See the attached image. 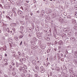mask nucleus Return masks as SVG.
<instances>
[{"mask_svg":"<svg viewBox=\"0 0 77 77\" xmlns=\"http://www.w3.org/2000/svg\"><path fill=\"white\" fill-rule=\"evenodd\" d=\"M24 34H22V35H20L19 37V38L20 39H21V38H22L24 36Z\"/></svg>","mask_w":77,"mask_h":77,"instance_id":"nucleus-14","label":"nucleus"},{"mask_svg":"<svg viewBox=\"0 0 77 77\" xmlns=\"http://www.w3.org/2000/svg\"><path fill=\"white\" fill-rule=\"evenodd\" d=\"M56 58H57L56 57H54V60H56Z\"/></svg>","mask_w":77,"mask_h":77,"instance_id":"nucleus-61","label":"nucleus"},{"mask_svg":"<svg viewBox=\"0 0 77 77\" xmlns=\"http://www.w3.org/2000/svg\"><path fill=\"white\" fill-rule=\"evenodd\" d=\"M73 76H74V77H77V75H76L75 74H73Z\"/></svg>","mask_w":77,"mask_h":77,"instance_id":"nucleus-53","label":"nucleus"},{"mask_svg":"<svg viewBox=\"0 0 77 77\" xmlns=\"http://www.w3.org/2000/svg\"><path fill=\"white\" fill-rule=\"evenodd\" d=\"M4 65L5 66H7V65H8V63L7 62H5Z\"/></svg>","mask_w":77,"mask_h":77,"instance_id":"nucleus-29","label":"nucleus"},{"mask_svg":"<svg viewBox=\"0 0 77 77\" xmlns=\"http://www.w3.org/2000/svg\"><path fill=\"white\" fill-rule=\"evenodd\" d=\"M13 25H14V26H15V27L17 26V25L16 24V23H13Z\"/></svg>","mask_w":77,"mask_h":77,"instance_id":"nucleus-47","label":"nucleus"},{"mask_svg":"<svg viewBox=\"0 0 77 77\" xmlns=\"http://www.w3.org/2000/svg\"><path fill=\"white\" fill-rule=\"evenodd\" d=\"M37 38H38L39 39H42V36H41V35L38 34L37 35Z\"/></svg>","mask_w":77,"mask_h":77,"instance_id":"nucleus-7","label":"nucleus"},{"mask_svg":"<svg viewBox=\"0 0 77 77\" xmlns=\"http://www.w3.org/2000/svg\"><path fill=\"white\" fill-rule=\"evenodd\" d=\"M56 14L53 13L52 14V16L54 18H55V17H56Z\"/></svg>","mask_w":77,"mask_h":77,"instance_id":"nucleus-17","label":"nucleus"},{"mask_svg":"<svg viewBox=\"0 0 77 77\" xmlns=\"http://www.w3.org/2000/svg\"><path fill=\"white\" fill-rule=\"evenodd\" d=\"M55 32H56V34L57 35H58L59 36L60 35L59 34H57V30H55Z\"/></svg>","mask_w":77,"mask_h":77,"instance_id":"nucleus-52","label":"nucleus"},{"mask_svg":"<svg viewBox=\"0 0 77 77\" xmlns=\"http://www.w3.org/2000/svg\"><path fill=\"white\" fill-rule=\"evenodd\" d=\"M22 56L23 57H24V53H23L22 54Z\"/></svg>","mask_w":77,"mask_h":77,"instance_id":"nucleus-57","label":"nucleus"},{"mask_svg":"<svg viewBox=\"0 0 77 77\" xmlns=\"http://www.w3.org/2000/svg\"><path fill=\"white\" fill-rule=\"evenodd\" d=\"M23 60H24V59H20V61L21 62H22Z\"/></svg>","mask_w":77,"mask_h":77,"instance_id":"nucleus-31","label":"nucleus"},{"mask_svg":"<svg viewBox=\"0 0 77 77\" xmlns=\"http://www.w3.org/2000/svg\"><path fill=\"white\" fill-rule=\"evenodd\" d=\"M35 68L36 69H37V71H39V67H38V66H35Z\"/></svg>","mask_w":77,"mask_h":77,"instance_id":"nucleus-11","label":"nucleus"},{"mask_svg":"<svg viewBox=\"0 0 77 77\" xmlns=\"http://www.w3.org/2000/svg\"><path fill=\"white\" fill-rule=\"evenodd\" d=\"M9 67L10 68H11V69H12V66L11 65H10L9 66Z\"/></svg>","mask_w":77,"mask_h":77,"instance_id":"nucleus-55","label":"nucleus"},{"mask_svg":"<svg viewBox=\"0 0 77 77\" xmlns=\"http://www.w3.org/2000/svg\"><path fill=\"white\" fill-rule=\"evenodd\" d=\"M20 22L22 24H24V22H23V21H22L21 20H20Z\"/></svg>","mask_w":77,"mask_h":77,"instance_id":"nucleus-23","label":"nucleus"},{"mask_svg":"<svg viewBox=\"0 0 77 77\" xmlns=\"http://www.w3.org/2000/svg\"><path fill=\"white\" fill-rule=\"evenodd\" d=\"M58 44H59L60 45H63V42L61 41H60L58 42Z\"/></svg>","mask_w":77,"mask_h":77,"instance_id":"nucleus-12","label":"nucleus"},{"mask_svg":"<svg viewBox=\"0 0 77 77\" xmlns=\"http://www.w3.org/2000/svg\"><path fill=\"white\" fill-rule=\"evenodd\" d=\"M16 65L17 67H18L19 65H18V63H16Z\"/></svg>","mask_w":77,"mask_h":77,"instance_id":"nucleus-39","label":"nucleus"},{"mask_svg":"<svg viewBox=\"0 0 77 77\" xmlns=\"http://www.w3.org/2000/svg\"><path fill=\"white\" fill-rule=\"evenodd\" d=\"M13 56L14 57H15V53H14L13 54Z\"/></svg>","mask_w":77,"mask_h":77,"instance_id":"nucleus-38","label":"nucleus"},{"mask_svg":"<svg viewBox=\"0 0 77 77\" xmlns=\"http://www.w3.org/2000/svg\"><path fill=\"white\" fill-rule=\"evenodd\" d=\"M21 12H22V11H17V14H18L19 15H20H20H21Z\"/></svg>","mask_w":77,"mask_h":77,"instance_id":"nucleus-15","label":"nucleus"},{"mask_svg":"<svg viewBox=\"0 0 77 77\" xmlns=\"http://www.w3.org/2000/svg\"><path fill=\"white\" fill-rule=\"evenodd\" d=\"M11 64L13 65V66H14V65H15V63H13V62H12L11 63Z\"/></svg>","mask_w":77,"mask_h":77,"instance_id":"nucleus-45","label":"nucleus"},{"mask_svg":"<svg viewBox=\"0 0 77 77\" xmlns=\"http://www.w3.org/2000/svg\"><path fill=\"white\" fill-rule=\"evenodd\" d=\"M56 69L57 71H60V68H59L56 67Z\"/></svg>","mask_w":77,"mask_h":77,"instance_id":"nucleus-25","label":"nucleus"},{"mask_svg":"<svg viewBox=\"0 0 77 77\" xmlns=\"http://www.w3.org/2000/svg\"><path fill=\"white\" fill-rule=\"evenodd\" d=\"M12 74H13V76H15V75H16V73L15 72H13L12 73Z\"/></svg>","mask_w":77,"mask_h":77,"instance_id":"nucleus-28","label":"nucleus"},{"mask_svg":"<svg viewBox=\"0 0 77 77\" xmlns=\"http://www.w3.org/2000/svg\"><path fill=\"white\" fill-rule=\"evenodd\" d=\"M12 30H13V31H15V28H12Z\"/></svg>","mask_w":77,"mask_h":77,"instance_id":"nucleus-48","label":"nucleus"},{"mask_svg":"<svg viewBox=\"0 0 77 77\" xmlns=\"http://www.w3.org/2000/svg\"><path fill=\"white\" fill-rule=\"evenodd\" d=\"M75 54L76 56H77V52H75Z\"/></svg>","mask_w":77,"mask_h":77,"instance_id":"nucleus-43","label":"nucleus"},{"mask_svg":"<svg viewBox=\"0 0 77 77\" xmlns=\"http://www.w3.org/2000/svg\"><path fill=\"white\" fill-rule=\"evenodd\" d=\"M51 51V48H49L47 50V52L48 53H50V51Z\"/></svg>","mask_w":77,"mask_h":77,"instance_id":"nucleus-19","label":"nucleus"},{"mask_svg":"<svg viewBox=\"0 0 77 77\" xmlns=\"http://www.w3.org/2000/svg\"><path fill=\"white\" fill-rule=\"evenodd\" d=\"M45 35L46 36H50L51 35V33L48 32Z\"/></svg>","mask_w":77,"mask_h":77,"instance_id":"nucleus-4","label":"nucleus"},{"mask_svg":"<svg viewBox=\"0 0 77 77\" xmlns=\"http://www.w3.org/2000/svg\"><path fill=\"white\" fill-rule=\"evenodd\" d=\"M29 31L30 32H32V31H33V29L32 28H29L28 29Z\"/></svg>","mask_w":77,"mask_h":77,"instance_id":"nucleus-21","label":"nucleus"},{"mask_svg":"<svg viewBox=\"0 0 77 77\" xmlns=\"http://www.w3.org/2000/svg\"><path fill=\"white\" fill-rule=\"evenodd\" d=\"M23 72H24V73H26V72H27V70H26L25 69H23Z\"/></svg>","mask_w":77,"mask_h":77,"instance_id":"nucleus-18","label":"nucleus"},{"mask_svg":"<svg viewBox=\"0 0 77 77\" xmlns=\"http://www.w3.org/2000/svg\"><path fill=\"white\" fill-rule=\"evenodd\" d=\"M23 29H24V27L23 26H20V29L21 30H23Z\"/></svg>","mask_w":77,"mask_h":77,"instance_id":"nucleus-26","label":"nucleus"},{"mask_svg":"<svg viewBox=\"0 0 77 77\" xmlns=\"http://www.w3.org/2000/svg\"><path fill=\"white\" fill-rule=\"evenodd\" d=\"M5 62H8V60L7 59H5Z\"/></svg>","mask_w":77,"mask_h":77,"instance_id":"nucleus-35","label":"nucleus"},{"mask_svg":"<svg viewBox=\"0 0 77 77\" xmlns=\"http://www.w3.org/2000/svg\"><path fill=\"white\" fill-rule=\"evenodd\" d=\"M61 48H62V46H59L58 49L59 50H60Z\"/></svg>","mask_w":77,"mask_h":77,"instance_id":"nucleus-46","label":"nucleus"},{"mask_svg":"<svg viewBox=\"0 0 77 77\" xmlns=\"http://www.w3.org/2000/svg\"><path fill=\"white\" fill-rule=\"evenodd\" d=\"M68 30V29L67 28H66L65 29H64V31H65L66 32H67Z\"/></svg>","mask_w":77,"mask_h":77,"instance_id":"nucleus-27","label":"nucleus"},{"mask_svg":"<svg viewBox=\"0 0 77 77\" xmlns=\"http://www.w3.org/2000/svg\"><path fill=\"white\" fill-rule=\"evenodd\" d=\"M50 76H51H51H52V72H50Z\"/></svg>","mask_w":77,"mask_h":77,"instance_id":"nucleus-34","label":"nucleus"},{"mask_svg":"<svg viewBox=\"0 0 77 77\" xmlns=\"http://www.w3.org/2000/svg\"><path fill=\"white\" fill-rule=\"evenodd\" d=\"M61 36L63 38V37H66V34L63 33L62 34H61Z\"/></svg>","mask_w":77,"mask_h":77,"instance_id":"nucleus-9","label":"nucleus"},{"mask_svg":"<svg viewBox=\"0 0 77 77\" xmlns=\"http://www.w3.org/2000/svg\"><path fill=\"white\" fill-rule=\"evenodd\" d=\"M32 63H35L36 62H35V60H34L32 61Z\"/></svg>","mask_w":77,"mask_h":77,"instance_id":"nucleus-33","label":"nucleus"},{"mask_svg":"<svg viewBox=\"0 0 77 77\" xmlns=\"http://www.w3.org/2000/svg\"><path fill=\"white\" fill-rule=\"evenodd\" d=\"M75 35H77V32H76L75 33Z\"/></svg>","mask_w":77,"mask_h":77,"instance_id":"nucleus-64","label":"nucleus"},{"mask_svg":"<svg viewBox=\"0 0 77 77\" xmlns=\"http://www.w3.org/2000/svg\"><path fill=\"white\" fill-rule=\"evenodd\" d=\"M3 48L4 51H6V46H4L3 48Z\"/></svg>","mask_w":77,"mask_h":77,"instance_id":"nucleus-20","label":"nucleus"},{"mask_svg":"<svg viewBox=\"0 0 77 77\" xmlns=\"http://www.w3.org/2000/svg\"><path fill=\"white\" fill-rule=\"evenodd\" d=\"M58 42H57V41H55V44H57Z\"/></svg>","mask_w":77,"mask_h":77,"instance_id":"nucleus-58","label":"nucleus"},{"mask_svg":"<svg viewBox=\"0 0 77 77\" xmlns=\"http://www.w3.org/2000/svg\"><path fill=\"white\" fill-rule=\"evenodd\" d=\"M22 77H26V76L25 75H24V74H23L22 75Z\"/></svg>","mask_w":77,"mask_h":77,"instance_id":"nucleus-60","label":"nucleus"},{"mask_svg":"<svg viewBox=\"0 0 77 77\" xmlns=\"http://www.w3.org/2000/svg\"><path fill=\"white\" fill-rule=\"evenodd\" d=\"M70 73H71V72H73V70H69Z\"/></svg>","mask_w":77,"mask_h":77,"instance_id":"nucleus-49","label":"nucleus"},{"mask_svg":"<svg viewBox=\"0 0 77 77\" xmlns=\"http://www.w3.org/2000/svg\"><path fill=\"white\" fill-rule=\"evenodd\" d=\"M1 2L2 3L5 4V3H6L7 2V0H1Z\"/></svg>","mask_w":77,"mask_h":77,"instance_id":"nucleus-8","label":"nucleus"},{"mask_svg":"<svg viewBox=\"0 0 77 77\" xmlns=\"http://www.w3.org/2000/svg\"><path fill=\"white\" fill-rule=\"evenodd\" d=\"M33 2L34 3H36V0H34L33 1Z\"/></svg>","mask_w":77,"mask_h":77,"instance_id":"nucleus-62","label":"nucleus"},{"mask_svg":"<svg viewBox=\"0 0 77 77\" xmlns=\"http://www.w3.org/2000/svg\"><path fill=\"white\" fill-rule=\"evenodd\" d=\"M17 57L16 58V59L17 60H18V59H19V57L18 56V55H17Z\"/></svg>","mask_w":77,"mask_h":77,"instance_id":"nucleus-36","label":"nucleus"},{"mask_svg":"<svg viewBox=\"0 0 77 77\" xmlns=\"http://www.w3.org/2000/svg\"><path fill=\"white\" fill-rule=\"evenodd\" d=\"M2 57H3L2 55H0V60H1L2 59Z\"/></svg>","mask_w":77,"mask_h":77,"instance_id":"nucleus-32","label":"nucleus"},{"mask_svg":"<svg viewBox=\"0 0 77 77\" xmlns=\"http://www.w3.org/2000/svg\"><path fill=\"white\" fill-rule=\"evenodd\" d=\"M44 39L46 41H50V37H44Z\"/></svg>","mask_w":77,"mask_h":77,"instance_id":"nucleus-3","label":"nucleus"},{"mask_svg":"<svg viewBox=\"0 0 77 77\" xmlns=\"http://www.w3.org/2000/svg\"><path fill=\"white\" fill-rule=\"evenodd\" d=\"M7 31L8 32V33H10V31H9V29H7Z\"/></svg>","mask_w":77,"mask_h":77,"instance_id":"nucleus-44","label":"nucleus"},{"mask_svg":"<svg viewBox=\"0 0 77 77\" xmlns=\"http://www.w3.org/2000/svg\"><path fill=\"white\" fill-rule=\"evenodd\" d=\"M0 7H1V8H3V7L2 6V5L1 4H0Z\"/></svg>","mask_w":77,"mask_h":77,"instance_id":"nucleus-59","label":"nucleus"},{"mask_svg":"<svg viewBox=\"0 0 77 77\" xmlns=\"http://www.w3.org/2000/svg\"><path fill=\"white\" fill-rule=\"evenodd\" d=\"M75 9L76 10H77V5H75Z\"/></svg>","mask_w":77,"mask_h":77,"instance_id":"nucleus-41","label":"nucleus"},{"mask_svg":"<svg viewBox=\"0 0 77 77\" xmlns=\"http://www.w3.org/2000/svg\"><path fill=\"white\" fill-rule=\"evenodd\" d=\"M70 39L72 41H75V39L74 37H72L70 38Z\"/></svg>","mask_w":77,"mask_h":77,"instance_id":"nucleus-13","label":"nucleus"},{"mask_svg":"<svg viewBox=\"0 0 77 77\" xmlns=\"http://www.w3.org/2000/svg\"><path fill=\"white\" fill-rule=\"evenodd\" d=\"M66 18L68 19V20H69V21L70 20L72 19V21H74V22H75V21H76V20H74V19H72L71 18V16L69 15L67 16L66 17Z\"/></svg>","mask_w":77,"mask_h":77,"instance_id":"nucleus-1","label":"nucleus"},{"mask_svg":"<svg viewBox=\"0 0 77 77\" xmlns=\"http://www.w3.org/2000/svg\"><path fill=\"white\" fill-rule=\"evenodd\" d=\"M74 28L75 29H77V24H76L75 25Z\"/></svg>","mask_w":77,"mask_h":77,"instance_id":"nucleus-24","label":"nucleus"},{"mask_svg":"<svg viewBox=\"0 0 77 77\" xmlns=\"http://www.w3.org/2000/svg\"><path fill=\"white\" fill-rule=\"evenodd\" d=\"M41 12L42 13L43 12V14H45V12H44V10H42L41 11Z\"/></svg>","mask_w":77,"mask_h":77,"instance_id":"nucleus-56","label":"nucleus"},{"mask_svg":"<svg viewBox=\"0 0 77 77\" xmlns=\"http://www.w3.org/2000/svg\"><path fill=\"white\" fill-rule=\"evenodd\" d=\"M49 59H50V60H53V57H50Z\"/></svg>","mask_w":77,"mask_h":77,"instance_id":"nucleus-40","label":"nucleus"},{"mask_svg":"<svg viewBox=\"0 0 77 77\" xmlns=\"http://www.w3.org/2000/svg\"><path fill=\"white\" fill-rule=\"evenodd\" d=\"M15 38H16L15 40H16V41H18V37H16Z\"/></svg>","mask_w":77,"mask_h":77,"instance_id":"nucleus-50","label":"nucleus"},{"mask_svg":"<svg viewBox=\"0 0 77 77\" xmlns=\"http://www.w3.org/2000/svg\"><path fill=\"white\" fill-rule=\"evenodd\" d=\"M32 29H35V26L32 25Z\"/></svg>","mask_w":77,"mask_h":77,"instance_id":"nucleus-42","label":"nucleus"},{"mask_svg":"<svg viewBox=\"0 0 77 77\" xmlns=\"http://www.w3.org/2000/svg\"><path fill=\"white\" fill-rule=\"evenodd\" d=\"M67 35L68 37H70V36H71V32L70 31H69L67 33Z\"/></svg>","mask_w":77,"mask_h":77,"instance_id":"nucleus-6","label":"nucleus"},{"mask_svg":"<svg viewBox=\"0 0 77 77\" xmlns=\"http://www.w3.org/2000/svg\"><path fill=\"white\" fill-rule=\"evenodd\" d=\"M10 16H11V17H13V14L11 13V14H9Z\"/></svg>","mask_w":77,"mask_h":77,"instance_id":"nucleus-37","label":"nucleus"},{"mask_svg":"<svg viewBox=\"0 0 77 77\" xmlns=\"http://www.w3.org/2000/svg\"><path fill=\"white\" fill-rule=\"evenodd\" d=\"M35 30L36 32H38L39 30V26L38 25H36L35 27Z\"/></svg>","mask_w":77,"mask_h":77,"instance_id":"nucleus-5","label":"nucleus"},{"mask_svg":"<svg viewBox=\"0 0 77 77\" xmlns=\"http://www.w3.org/2000/svg\"><path fill=\"white\" fill-rule=\"evenodd\" d=\"M19 69L20 70V71L21 72L22 71V70H23V67L22 66H21L19 68Z\"/></svg>","mask_w":77,"mask_h":77,"instance_id":"nucleus-16","label":"nucleus"},{"mask_svg":"<svg viewBox=\"0 0 77 77\" xmlns=\"http://www.w3.org/2000/svg\"><path fill=\"white\" fill-rule=\"evenodd\" d=\"M33 36V33H30V34H29L28 36L29 38H31V37H32V36Z\"/></svg>","mask_w":77,"mask_h":77,"instance_id":"nucleus-10","label":"nucleus"},{"mask_svg":"<svg viewBox=\"0 0 77 77\" xmlns=\"http://www.w3.org/2000/svg\"><path fill=\"white\" fill-rule=\"evenodd\" d=\"M58 59L59 60L60 59V57L59 55L58 56Z\"/></svg>","mask_w":77,"mask_h":77,"instance_id":"nucleus-54","label":"nucleus"},{"mask_svg":"<svg viewBox=\"0 0 77 77\" xmlns=\"http://www.w3.org/2000/svg\"><path fill=\"white\" fill-rule=\"evenodd\" d=\"M45 72V69H43L42 70H41V72L42 73H43Z\"/></svg>","mask_w":77,"mask_h":77,"instance_id":"nucleus-22","label":"nucleus"},{"mask_svg":"<svg viewBox=\"0 0 77 77\" xmlns=\"http://www.w3.org/2000/svg\"><path fill=\"white\" fill-rule=\"evenodd\" d=\"M62 72L63 74H66V73H67V70L66 69H64L62 70Z\"/></svg>","mask_w":77,"mask_h":77,"instance_id":"nucleus-2","label":"nucleus"},{"mask_svg":"<svg viewBox=\"0 0 77 77\" xmlns=\"http://www.w3.org/2000/svg\"><path fill=\"white\" fill-rule=\"evenodd\" d=\"M53 77H57V76L55 75H53L52 76Z\"/></svg>","mask_w":77,"mask_h":77,"instance_id":"nucleus-63","label":"nucleus"},{"mask_svg":"<svg viewBox=\"0 0 77 77\" xmlns=\"http://www.w3.org/2000/svg\"><path fill=\"white\" fill-rule=\"evenodd\" d=\"M5 35L6 36H8V34L6 33H5Z\"/></svg>","mask_w":77,"mask_h":77,"instance_id":"nucleus-51","label":"nucleus"},{"mask_svg":"<svg viewBox=\"0 0 77 77\" xmlns=\"http://www.w3.org/2000/svg\"><path fill=\"white\" fill-rule=\"evenodd\" d=\"M59 20L60 22H62V21H64V20L62 19V18H61V19H60Z\"/></svg>","mask_w":77,"mask_h":77,"instance_id":"nucleus-30","label":"nucleus"}]
</instances>
